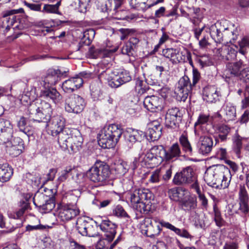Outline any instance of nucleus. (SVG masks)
I'll return each instance as SVG.
<instances>
[{
  "mask_svg": "<svg viewBox=\"0 0 249 249\" xmlns=\"http://www.w3.org/2000/svg\"><path fill=\"white\" fill-rule=\"evenodd\" d=\"M181 121V114L177 107L168 109L165 116V123L168 127L175 129L178 127Z\"/></svg>",
  "mask_w": 249,
  "mask_h": 249,
  "instance_id": "17",
  "label": "nucleus"
},
{
  "mask_svg": "<svg viewBox=\"0 0 249 249\" xmlns=\"http://www.w3.org/2000/svg\"><path fill=\"white\" fill-rule=\"evenodd\" d=\"M114 169L118 175L122 176L127 173L129 169V165L126 162L122 161L115 164Z\"/></svg>",
  "mask_w": 249,
  "mask_h": 249,
  "instance_id": "50",
  "label": "nucleus"
},
{
  "mask_svg": "<svg viewBox=\"0 0 249 249\" xmlns=\"http://www.w3.org/2000/svg\"><path fill=\"white\" fill-rule=\"evenodd\" d=\"M227 28L221 27V22H216L213 24L210 27V34L211 37L217 43H220L222 40V32L227 30Z\"/></svg>",
  "mask_w": 249,
  "mask_h": 249,
  "instance_id": "30",
  "label": "nucleus"
},
{
  "mask_svg": "<svg viewBox=\"0 0 249 249\" xmlns=\"http://www.w3.org/2000/svg\"><path fill=\"white\" fill-rule=\"evenodd\" d=\"M0 144H5L7 152L13 157L19 155L24 149L23 141L18 137L12 138L5 142L0 141Z\"/></svg>",
  "mask_w": 249,
  "mask_h": 249,
  "instance_id": "15",
  "label": "nucleus"
},
{
  "mask_svg": "<svg viewBox=\"0 0 249 249\" xmlns=\"http://www.w3.org/2000/svg\"><path fill=\"white\" fill-rule=\"evenodd\" d=\"M198 138L196 142V146L199 153L202 155L209 154L213 147V141L209 134H201L199 135H195Z\"/></svg>",
  "mask_w": 249,
  "mask_h": 249,
  "instance_id": "16",
  "label": "nucleus"
},
{
  "mask_svg": "<svg viewBox=\"0 0 249 249\" xmlns=\"http://www.w3.org/2000/svg\"><path fill=\"white\" fill-rule=\"evenodd\" d=\"M95 35V31L93 29H89L84 32L83 37L88 40V43H89L93 39Z\"/></svg>",
  "mask_w": 249,
  "mask_h": 249,
  "instance_id": "59",
  "label": "nucleus"
},
{
  "mask_svg": "<svg viewBox=\"0 0 249 249\" xmlns=\"http://www.w3.org/2000/svg\"><path fill=\"white\" fill-rule=\"evenodd\" d=\"M83 83V80L75 76L63 82L62 84V88L64 92L71 93L80 88Z\"/></svg>",
  "mask_w": 249,
  "mask_h": 249,
  "instance_id": "25",
  "label": "nucleus"
},
{
  "mask_svg": "<svg viewBox=\"0 0 249 249\" xmlns=\"http://www.w3.org/2000/svg\"><path fill=\"white\" fill-rule=\"evenodd\" d=\"M152 196L150 191L144 188L137 189L128 194L131 207L140 213H147L154 210Z\"/></svg>",
  "mask_w": 249,
  "mask_h": 249,
  "instance_id": "3",
  "label": "nucleus"
},
{
  "mask_svg": "<svg viewBox=\"0 0 249 249\" xmlns=\"http://www.w3.org/2000/svg\"><path fill=\"white\" fill-rule=\"evenodd\" d=\"M180 205L182 210L185 212H191L197 207V199L196 196L190 194L184 200L181 201Z\"/></svg>",
  "mask_w": 249,
  "mask_h": 249,
  "instance_id": "32",
  "label": "nucleus"
},
{
  "mask_svg": "<svg viewBox=\"0 0 249 249\" xmlns=\"http://www.w3.org/2000/svg\"><path fill=\"white\" fill-rule=\"evenodd\" d=\"M83 139L80 134L77 135H71L70 144V150H69L71 154H73L79 152L82 148Z\"/></svg>",
  "mask_w": 249,
  "mask_h": 249,
  "instance_id": "34",
  "label": "nucleus"
},
{
  "mask_svg": "<svg viewBox=\"0 0 249 249\" xmlns=\"http://www.w3.org/2000/svg\"><path fill=\"white\" fill-rule=\"evenodd\" d=\"M70 130L65 128L57 134L58 142L63 150L68 149V144L70 143L71 135Z\"/></svg>",
  "mask_w": 249,
  "mask_h": 249,
  "instance_id": "28",
  "label": "nucleus"
},
{
  "mask_svg": "<svg viewBox=\"0 0 249 249\" xmlns=\"http://www.w3.org/2000/svg\"><path fill=\"white\" fill-rule=\"evenodd\" d=\"M117 50V47H114L113 49H110L109 48H97L95 50L94 55L99 57H108L110 56L113 53H115Z\"/></svg>",
  "mask_w": 249,
  "mask_h": 249,
  "instance_id": "47",
  "label": "nucleus"
},
{
  "mask_svg": "<svg viewBox=\"0 0 249 249\" xmlns=\"http://www.w3.org/2000/svg\"><path fill=\"white\" fill-rule=\"evenodd\" d=\"M85 106L84 100L78 95H71L65 101V110L69 113H79L83 110Z\"/></svg>",
  "mask_w": 249,
  "mask_h": 249,
  "instance_id": "12",
  "label": "nucleus"
},
{
  "mask_svg": "<svg viewBox=\"0 0 249 249\" xmlns=\"http://www.w3.org/2000/svg\"><path fill=\"white\" fill-rule=\"evenodd\" d=\"M162 126L158 121H154L148 124V128L146 132L149 140L155 141L158 140L161 135Z\"/></svg>",
  "mask_w": 249,
  "mask_h": 249,
  "instance_id": "23",
  "label": "nucleus"
},
{
  "mask_svg": "<svg viewBox=\"0 0 249 249\" xmlns=\"http://www.w3.org/2000/svg\"><path fill=\"white\" fill-rule=\"evenodd\" d=\"M33 202L41 213L50 212L54 209L55 205L54 199L53 197H50L39 191L35 194Z\"/></svg>",
  "mask_w": 249,
  "mask_h": 249,
  "instance_id": "9",
  "label": "nucleus"
},
{
  "mask_svg": "<svg viewBox=\"0 0 249 249\" xmlns=\"http://www.w3.org/2000/svg\"><path fill=\"white\" fill-rule=\"evenodd\" d=\"M189 194L187 190L181 187L173 188L169 191L170 198L175 201H179V204Z\"/></svg>",
  "mask_w": 249,
  "mask_h": 249,
  "instance_id": "31",
  "label": "nucleus"
},
{
  "mask_svg": "<svg viewBox=\"0 0 249 249\" xmlns=\"http://www.w3.org/2000/svg\"><path fill=\"white\" fill-rule=\"evenodd\" d=\"M116 71L111 72L108 71L102 73L101 76H105V79L107 81L108 84L110 87L113 88H117L122 85L121 83L117 81L115 78Z\"/></svg>",
  "mask_w": 249,
  "mask_h": 249,
  "instance_id": "41",
  "label": "nucleus"
},
{
  "mask_svg": "<svg viewBox=\"0 0 249 249\" xmlns=\"http://www.w3.org/2000/svg\"><path fill=\"white\" fill-rule=\"evenodd\" d=\"M139 159H142V163L144 164H146L150 161L155 160L154 155L152 152V149L151 148L149 151H148L145 155L143 154H139Z\"/></svg>",
  "mask_w": 249,
  "mask_h": 249,
  "instance_id": "52",
  "label": "nucleus"
},
{
  "mask_svg": "<svg viewBox=\"0 0 249 249\" xmlns=\"http://www.w3.org/2000/svg\"><path fill=\"white\" fill-rule=\"evenodd\" d=\"M19 210L15 213H8V214L10 218L18 219L23 215L25 212L30 207L28 198H26L25 200L21 201L19 203Z\"/></svg>",
  "mask_w": 249,
  "mask_h": 249,
  "instance_id": "38",
  "label": "nucleus"
},
{
  "mask_svg": "<svg viewBox=\"0 0 249 249\" xmlns=\"http://www.w3.org/2000/svg\"><path fill=\"white\" fill-rule=\"evenodd\" d=\"M221 112L223 114L224 120L227 121L234 120L236 116V108L231 103L224 104L221 109Z\"/></svg>",
  "mask_w": 249,
  "mask_h": 249,
  "instance_id": "35",
  "label": "nucleus"
},
{
  "mask_svg": "<svg viewBox=\"0 0 249 249\" xmlns=\"http://www.w3.org/2000/svg\"><path fill=\"white\" fill-rule=\"evenodd\" d=\"M181 150L178 143H174L166 150L165 162H172L177 160L180 156Z\"/></svg>",
  "mask_w": 249,
  "mask_h": 249,
  "instance_id": "29",
  "label": "nucleus"
},
{
  "mask_svg": "<svg viewBox=\"0 0 249 249\" xmlns=\"http://www.w3.org/2000/svg\"><path fill=\"white\" fill-rule=\"evenodd\" d=\"M13 174L12 168L7 164H0V181L6 182L10 180Z\"/></svg>",
  "mask_w": 249,
  "mask_h": 249,
  "instance_id": "39",
  "label": "nucleus"
},
{
  "mask_svg": "<svg viewBox=\"0 0 249 249\" xmlns=\"http://www.w3.org/2000/svg\"><path fill=\"white\" fill-rule=\"evenodd\" d=\"M70 176H72V178L78 183H80L79 180V177H83L81 174H78L73 166H68L60 173L59 176L57 179L59 184L65 181Z\"/></svg>",
  "mask_w": 249,
  "mask_h": 249,
  "instance_id": "22",
  "label": "nucleus"
},
{
  "mask_svg": "<svg viewBox=\"0 0 249 249\" xmlns=\"http://www.w3.org/2000/svg\"><path fill=\"white\" fill-rule=\"evenodd\" d=\"M213 211L214 215V219L216 225L218 227L222 226L223 223V220L221 217L220 211L215 204L213 205Z\"/></svg>",
  "mask_w": 249,
  "mask_h": 249,
  "instance_id": "53",
  "label": "nucleus"
},
{
  "mask_svg": "<svg viewBox=\"0 0 249 249\" xmlns=\"http://www.w3.org/2000/svg\"><path fill=\"white\" fill-rule=\"evenodd\" d=\"M151 149L156 160H158L159 162L165 161L166 150L162 146H154Z\"/></svg>",
  "mask_w": 249,
  "mask_h": 249,
  "instance_id": "45",
  "label": "nucleus"
},
{
  "mask_svg": "<svg viewBox=\"0 0 249 249\" xmlns=\"http://www.w3.org/2000/svg\"><path fill=\"white\" fill-rule=\"evenodd\" d=\"M173 182L176 185H180L196 182L197 183L193 170L187 167L181 172L177 173L173 178Z\"/></svg>",
  "mask_w": 249,
  "mask_h": 249,
  "instance_id": "14",
  "label": "nucleus"
},
{
  "mask_svg": "<svg viewBox=\"0 0 249 249\" xmlns=\"http://www.w3.org/2000/svg\"><path fill=\"white\" fill-rule=\"evenodd\" d=\"M68 202L61 206L59 209L58 218L62 221H67L77 216L79 210L76 206L78 197L72 194L67 196Z\"/></svg>",
  "mask_w": 249,
  "mask_h": 249,
  "instance_id": "6",
  "label": "nucleus"
},
{
  "mask_svg": "<svg viewBox=\"0 0 249 249\" xmlns=\"http://www.w3.org/2000/svg\"><path fill=\"white\" fill-rule=\"evenodd\" d=\"M242 66L243 63L241 61L234 63H229L227 65V70L232 75L240 77L242 70L243 69Z\"/></svg>",
  "mask_w": 249,
  "mask_h": 249,
  "instance_id": "40",
  "label": "nucleus"
},
{
  "mask_svg": "<svg viewBox=\"0 0 249 249\" xmlns=\"http://www.w3.org/2000/svg\"><path fill=\"white\" fill-rule=\"evenodd\" d=\"M231 175L230 169L223 165H216L208 168L204 176L205 181L210 186L215 188H227Z\"/></svg>",
  "mask_w": 249,
  "mask_h": 249,
  "instance_id": "2",
  "label": "nucleus"
},
{
  "mask_svg": "<svg viewBox=\"0 0 249 249\" xmlns=\"http://www.w3.org/2000/svg\"><path fill=\"white\" fill-rule=\"evenodd\" d=\"M145 136L141 131L129 128L124 133V137L128 145L130 146L136 142H140Z\"/></svg>",
  "mask_w": 249,
  "mask_h": 249,
  "instance_id": "24",
  "label": "nucleus"
},
{
  "mask_svg": "<svg viewBox=\"0 0 249 249\" xmlns=\"http://www.w3.org/2000/svg\"><path fill=\"white\" fill-rule=\"evenodd\" d=\"M13 125L7 120L0 119V141L5 142L13 137Z\"/></svg>",
  "mask_w": 249,
  "mask_h": 249,
  "instance_id": "20",
  "label": "nucleus"
},
{
  "mask_svg": "<svg viewBox=\"0 0 249 249\" xmlns=\"http://www.w3.org/2000/svg\"><path fill=\"white\" fill-rule=\"evenodd\" d=\"M246 82H249V67L244 68L240 76Z\"/></svg>",
  "mask_w": 249,
  "mask_h": 249,
  "instance_id": "64",
  "label": "nucleus"
},
{
  "mask_svg": "<svg viewBox=\"0 0 249 249\" xmlns=\"http://www.w3.org/2000/svg\"><path fill=\"white\" fill-rule=\"evenodd\" d=\"M70 249H86L85 246L81 245L73 240H70Z\"/></svg>",
  "mask_w": 249,
  "mask_h": 249,
  "instance_id": "63",
  "label": "nucleus"
},
{
  "mask_svg": "<svg viewBox=\"0 0 249 249\" xmlns=\"http://www.w3.org/2000/svg\"><path fill=\"white\" fill-rule=\"evenodd\" d=\"M133 50V46L130 45L128 42L126 43L122 48V53L124 54L130 55L132 54V51Z\"/></svg>",
  "mask_w": 249,
  "mask_h": 249,
  "instance_id": "61",
  "label": "nucleus"
},
{
  "mask_svg": "<svg viewBox=\"0 0 249 249\" xmlns=\"http://www.w3.org/2000/svg\"><path fill=\"white\" fill-rule=\"evenodd\" d=\"M238 201H249V196L245 187L240 185L238 192Z\"/></svg>",
  "mask_w": 249,
  "mask_h": 249,
  "instance_id": "56",
  "label": "nucleus"
},
{
  "mask_svg": "<svg viewBox=\"0 0 249 249\" xmlns=\"http://www.w3.org/2000/svg\"><path fill=\"white\" fill-rule=\"evenodd\" d=\"M28 111L30 114L39 119L37 120L38 122H47L50 120L48 129L53 136H57L59 132L65 128V119L63 117L56 115L50 118L52 108L51 105L45 101L36 100L32 103L28 107Z\"/></svg>",
  "mask_w": 249,
  "mask_h": 249,
  "instance_id": "1",
  "label": "nucleus"
},
{
  "mask_svg": "<svg viewBox=\"0 0 249 249\" xmlns=\"http://www.w3.org/2000/svg\"><path fill=\"white\" fill-rule=\"evenodd\" d=\"M160 172L161 171L159 170V168H158L152 172L149 178V181L152 183L159 182L161 177Z\"/></svg>",
  "mask_w": 249,
  "mask_h": 249,
  "instance_id": "57",
  "label": "nucleus"
},
{
  "mask_svg": "<svg viewBox=\"0 0 249 249\" xmlns=\"http://www.w3.org/2000/svg\"><path fill=\"white\" fill-rule=\"evenodd\" d=\"M78 10L81 13H86L89 7L90 0H78Z\"/></svg>",
  "mask_w": 249,
  "mask_h": 249,
  "instance_id": "58",
  "label": "nucleus"
},
{
  "mask_svg": "<svg viewBox=\"0 0 249 249\" xmlns=\"http://www.w3.org/2000/svg\"><path fill=\"white\" fill-rule=\"evenodd\" d=\"M192 85L190 83L189 78L187 76L181 77L174 90L177 99L178 100L185 101L192 89Z\"/></svg>",
  "mask_w": 249,
  "mask_h": 249,
  "instance_id": "13",
  "label": "nucleus"
},
{
  "mask_svg": "<svg viewBox=\"0 0 249 249\" xmlns=\"http://www.w3.org/2000/svg\"><path fill=\"white\" fill-rule=\"evenodd\" d=\"M110 174L109 166L101 161H96L87 172V175L91 181L100 184L108 180Z\"/></svg>",
  "mask_w": 249,
  "mask_h": 249,
  "instance_id": "5",
  "label": "nucleus"
},
{
  "mask_svg": "<svg viewBox=\"0 0 249 249\" xmlns=\"http://www.w3.org/2000/svg\"><path fill=\"white\" fill-rule=\"evenodd\" d=\"M179 142L182 146L183 151L189 155H192L193 153V148L188 140L187 134L183 133L179 138Z\"/></svg>",
  "mask_w": 249,
  "mask_h": 249,
  "instance_id": "42",
  "label": "nucleus"
},
{
  "mask_svg": "<svg viewBox=\"0 0 249 249\" xmlns=\"http://www.w3.org/2000/svg\"><path fill=\"white\" fill-rule=\"evenodd\" d=\"M146 83L144 81L139 78L136 80V88L140 92H143L145 90L144 88Z\"/></svg>",
  "mask_w": 249,
  "mask_h": 249,
  "instance_id": "62",
  "label": "nucleus"
},
{
  "mask_svg": "<svg viewBox=\"0 0 249 249\" xmlns=\"http://www.w3.org/2000/svg\"><path fill=\"white\" fill-rule=\"evenodd\" d=\"M212 121V117L209 114L200 113L194 125L195 135L199 136L201 134H209Z\"/></svg>",
  "mask_w": 249,
  "mask_h": 249,
  "instance_id": "11",
  "label": "nucleus"
},
{
  "mask_svg": "<svg viewBox=\"0 0 249 249\" xmlns=\"http://www.w3.org/2000/svg\"><path fill=\"white\" fill-rule=\"evenodd\" d=\"M162 53L164 56L169 59L173 63H178L184 59L182 53L178 49L168 48L163 50Z\"/></svg>",
  "mask_w": 249,
  "mask_h": 249,
  "instance_id": "26",
  "label": "nucleus"
},
{
  "mask_svg": "<svg viewBox=\"0 0 249 249\" xmlns=\"http://www.w3.org/2000/svg\"><path fill=\"white\" fill-rule=\"evenodd\" d=\"M112 214L113 215L118 217H129L128 214L124 210L123 207L120 205L115 206L112 209Z\"/></svg>",
  "mask_w": 249,
  "mask_h": 249,
  "instance_id": "51",
  "label": "nucleus"
},
{
  "mask_svg": "<svg viewBox=\"0 0 249 249\" xmlns=\"http://www.w3.org/2000/svg\"><path fill=\"white\" fill-rule=\"evenodd\" d=\"M119 32L122 34L120 36V39L122 40H124L126 39L129 35L134 33L135 30L133 29L121 28L119 29Z\"/></svg>",
  "mask_w": 249,
  "mask_h": 249,
  "instance_id": "60",
  "label": "nucleus"
},
{
  "mask_svg": "<svg viewBox=\"0 0 249 249\" xmlns=\"http://www.w3.org/2000/svg\"><path fill=\"white\" fill-rule=\"evenodd\" d=\"M143 105L151 112L161 111L163 108V99L154 95L147 96L143 100Z\"/></svg>",
  "mask_w": 249,
  "mask_h": 249,
  "instance_id": "18",
  "label": "nucleus"
},
{
  "mask_svg": "<svg viewBox=\"0 0 249 249\" xmlns=\"http://www.w3.org/2000/svg\"><path fill=\"white\" fill-rule=\"evenodd\" d=\"M40 96L47 100H52L55 104L59 103L62 99L59 92L55 89L50 87L42 90Z\"/></svg>",
  "mask_w": 249,
  "mask_h": 249,
  "instance_id": "27",
  "label": "nucleus"
},
{
  "mask_svg": "<svg viewBox=\"0 0 249 249\" xmlns=\"http://www.w3.org/2000/svg\"><path fill=\"white\" fill-rule=\"evenodd\" d=\"M113 2V0H98V8L103 12H108L112 10Z\"/></svg>",
  "mask_w": 249,
  "mask_h": 249,
  "instance_id": "49",
  "label": "nucleus"
},
{
  "mask_svg": "<svg viewBox=\"0 0 249 249\" xmlns=\"http://www.w3.org/2000/svg\"><path fill=\"white\" fill-rule=\"evenodd\" d=\"M160 170V175L162 176V179L165 181H168L171 177L172 170V167L165 168L164 167H161L159 168Z\"/></svg>",
  "mask_w": 249,
  "mask_h": 249,
  "instance_id": "54",
  "label": "nucleus"
},
{
  "mask_svg": "<svg viewBox=\"0 0 249 249\" xmlns=\"http://www.w3.org/2000/svg\"><path fill=\"white\" fill-rule=\"evenodd\" d=\"M118 75L121 79V84L129 82L131 80V77L129 72L126 70H120L117 71Z\"/></svg>",
  "mask_w": 249,
  "mask_h": 249,
  "instance_id": "55",
  "label": "nucleus"
},
{
  "mask_svg": "<svg viewBox=\"0 0 249 249\" xmlns=\"http://www.w3.org/2000/svg\"><path fill=\"white\" fill-rule=\"evenodd\" d=\"M99 222L93 221L87 217H79L76 221V227L78 232L83 236L95 237L97 235V226Z\"/></svg>",
  "mask_w": 249,
  "mask_h": 249,
  "instance_id": "8",
  "label": "nucleus"
},
{
  "mask_svg": "<svg viewBox=\"0 0 249 249\" xmlns=\"http://www.w3.org/2000/svg\"><path fill=\"white\" fill-rule=\"evenodd\" d=\"M204 100L208 102H213L216 100L219 96V92L214 86L206 87L203 89Z\"/></svg>",
  "mask_w": 249,
  "mask_h": 249,
  "instance_id": "36",
  "label": "nucleus"
},
{
  "mask_svg": "<svg viewBox=\"0 0 249 249\" xmlns=\"http://www.w3.org/2000/svg\"><path fill=\"white\" fill-rule=\"evenodd\" d=\"M239 207L236 213L239 214L243 217L249 216V205L248 202L238 201Z\"/></svg>",
  "mask_w": 249,
  "mask_h": 249,
  "instance_id": "48",
  "label": "nucleus"
},
{
  "mask_svg": "<svg viewBox=\"0 0 249 249\" xmlns=\"http://www.w3.org/2000/svg\"><path fill=\"white\" fill-rule=\"evenodd\" d=\"M231 127L225 124H220L216 126V131L218 135V138L221 141L224 142L227 139V137L231 131Z\"/></svg>",
  "mask_w": 249,
  "mask_h": 249,
  "instance_id": "43",
  "label": "nucleus"
},
{
  "mask_svg": "<svg viewBox=\"0 0 249 249\" xmlns=\"http://www.w3.org/2000/svg\"><path fill=\"white\" fill-rule=\"evenodd\" d=\"M57 77L51 75H48L45 78H41L35 81L34 87L35 92L38 94L41 92V91L47 89L52 85H55L56 83Z\"/></svg>",
  "mask_w": 249,
  "mask_h": 249,
  "instance_id": "19",
  "label": "nucleus"
},
{
  "mask_svg": "<svg viewBox=\"0 0 249 249\" xmlns=\"http://www.w3.org/2000/svg\"><path fill=\"white\" fill-rule=\"evenodd\" d=\"M247 140V138L240 136L237 132H236L232 137V149L238 158L240 157L242 143Z\"/></svg>",
  "mask_w": 249,
  "mask_h": 249,
  "instance_id": "33",
  "label": "nucleus"
},
{
  "mask_svg": "<svg viewBox=\"0 0 249 249\" xmlns=\"http://www.w3.org/2000/svg\"><path fill=\"white\" fill-rule=\"evenodd\" d=\"M164 227L174 231L177 235L180 237L192 240L193 236L190 234L185 229H179L170 223H163Z\"/></svg>",
  "mask_w": 249,
  "mask_h": 249,
  "instance_id": "37",
  "label": "nucleus"
},
{
  "mask_svg": "<svg viewBox=\"0 0 249 249\" xmlns=\"http://www.w3.org/2000/svg\"><path fill=\"white\" fill-rule=\"evenodd\" d=\"M98 226L100 229L105 233V236L107 237L108 241H112L116 233V228L117 226L108 220H102Z\"/></svg>",
  "mask_w": 249,
  "mask_h": 249,
  "instance_id": "21",
  "label": "nucleus"
},
{
  "mask_svg": "<svg viewBox=\"0 0 249 249\" xmlns=\"http://www.w3.org/2000/svg\"><path fill=\"white\" fill-rule=\"evenodd\" d=\"M163 223L168 222L157 217H146L142 221L141 228L147 236L153 238L160 235L162 230L161 227H164Z\"/></svg>",
  "mask_w": 249,
  "mask_h": 249,
  "instance_id": "7",
  "label": "nucleus"
},
{
  "mask_svg": "<svg viewBox=\"0 0 249 249\" xmlns=\"http://www.w3.org/2000/svg\"><path fill=\"white\" fill-rule=\"evenodd\" d=\"M148 0H130V6L138 10L144 11L150 8L149 4H146Z\"/></svg>",
  "mask_w": 249,
  "mask_h": 249,
  "instance_id": "46",
  "label": "nucleus"
},
{
  "mask_svg": "<svg viewBox=\"0 0 249 249\" xmlns=\"http://www.w3.org/2000/svg\"><path fill=\"white\" fill-rule=\"evenodd\" d=\"M122 133V129L117 124L107 125L99 134L98 143L103 148H113L118 142Z\"/></svg>",
  "mask_w": 249,
  "mask_h": 249,
  "instance_id": "4",
  "label": "nucleus"
},
{
  "mask_svg": "<svg viewBox=\"0 0 249 249\" xmlns=\"http://www.w3.org/2000/svg\"><path fill=\"white\" fill-rule=\"evenodd\" d=\"M24 10L22 8L17 9H11L5 11L3 13V24L5 26L6 29H10L11 27L13 26V29L22 30V26L20 25L18 20L16 14L23 13Z\"/></svg>",
  "mask_w": 249,
  "mask_h": 249,
  "instance_id": "10",
  "label": "nucleus"
},
{
  "mask_svg": "<svg viewBox=\"0 0 249 249\" xmlns=\"http://www.w3.org/2000/svg\"><path fill=\"white\" fill-rule=\"evenodd\" d=\"M192 188L194 189L198 195V197L200 202L201 206L203 210H207L208 207V200L205 196L201 192L198 183L196 182L192 185Z\"/></svg>",
  "mask_w": 249,
  "mask_h": 249,
  "instance_id": "44",
  "label": "nucleus"
}]
</instances>
